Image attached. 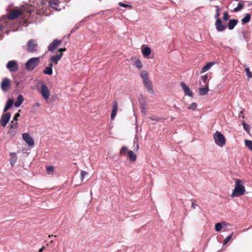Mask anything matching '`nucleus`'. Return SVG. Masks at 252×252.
Instances as JSON below:
<instances>
[{
  "mask_svg": "<svg viewBox=\"0 0 252 252\" xmlns=\"http://www.w3.org/2000/svg\"><path fill=\"white\" fill-rule=\"evenodd\" d=\"M246 191L245 186L243 182L238 179L235 182V189L233 191L231 197H239L243 195Z\"/></svg>",
  "mask_w": 252,
  "mask_h": 252,
  "instance_id": "f257e3e1",
  "label": "nucleus"
},
{
  "mask_svg": "<svg viewBox=\"0 0 252 252\" xmlns=\"http://www.w3.org/2000/svg\"><path fill=\"white\" fill-rule=\"evenodd\" d=\"M213 139L216 144L220 147H222L225 145V138L224 135L220 131H217L214 134Z\"/></svg>",
  "mask_w": 252,
  "mask_h": 252,
  "instance_id": "f03ea898",
  "label": "nucleus"
},
{
  "mask_svg": "<svg viewBox=\"0 0 252 252\" xmlns=\"http://www.w3.org/2000/svg\"><path fill=\"white\" fill-rule=\"evenodd\" d=\"M38 44L36 40H29L27 44V50L30 53H34L38 51Z\"/></svg>",
  "mask_w": 252,
  "mask_h": 252,
  "instance_id": "7ed1b4c3",
  "label": "nucleus"
},
{
  "mask_svg": "<svg viewBox=\"0 0 252 252\" xmlns=\"http://www.w3.org/2000/svg\"><path fill=\"white\" fill-rule=\"evenodd\" d=\"M11 117V114L7 112L3 114L0 120V125L3 127H5Z\"/></svg>",
  "mask_w": 252,
  "mask_h": 252,
  "instance_id": "20e7f679",
  "label": "nucleus"
},
{
  "mask_svg": "<svg viewBox=\"0 0 252 252\" xmlns=\"http://www.w3.org/2000/svg\"><path fill=\"white\" fill-rule=\"evenodd\" d=\"M65 50V48H61L60 49L59 53L51 56L50 59L51 63H57L58 61L61 58L62 56V52Z\"/></svg>",
  "mask_w": 252,
  "mask_h": 252,
  "instance_id": "39448f33",
  "label": "nucleus"
},
{
  "mask_svg": "<svg viewBox=\"0 0 252 252\" xmlns=\"http://www.w3.org/2000/svg\"><path fill=\"white\" fill-rule=\"evenodd\" d=\"M40 93L44 99H47L49 97L50 91L45 84H43L41 86Z\"/></svg>",
  "mask_w": 252,
  "mask_h": 252,
  "instance_id": "423d86ee",
  "label": "nucleus"
},
{
  "mask_svg": "<svg viewBox=\"0 0 252 252\" xmlns=\"http://www.w3.org/2000/svg\"><path fill=\"white\" fill-rule=\"evenodd\" d=\"M22 137L24 140L29 146H32L34 145V140L29 134L27 133H23L22 134Z\"/></svg>",
  "mask_w": 252,
  "mask_h": 252,
  "instance_id": "0eeeda50",
  "label": "nucleus"
},
{
  "mask_svg": "<svg viewBox=\"0 0 252 252\" xmlns=\"http://www.w3.org/2000/svg\"><path fill=\"white\" fill-rule=\"evenodd\" d=\"M10 86V79L7 78H4L3 79L1 83V88L3 92L7 91Z\"/></svg>",
  "mask_w": 252,
  "mask_h": 252,
  "instance_id": "6e6552de",
  "label": "nucleus"
},
{
  "mask_svg": "<svg viewBox=\"0 0 252 252\" xmlns=\"http://www.w3.org/2000/svg\"><path fill=\"white\" fill-rule=\"evenodd\" d=\"M215 26L217 31L219 32H221L226 28V26L222 24V21L220 18H218V19L216 20Z\"/></svg>",
  "mask_w": 252,
  "mask_h": 252,
  "instance_id": "1a4fd4ad",
  "label": "nucleus"
},
{
  "mask_svg": "<svg viewBox=\"0 0 252 252\" xmlns=\"http://www.w3.org/2000/svg\"><path fill=\"white\" fill-rule=\"evenodd\" d=\"M21 14V11L19 9H14L12 10L7 15L9 19L13 20L18 17Z\"/></svg>",
  "mask_w": 252,
  "mask_h": 252,
  "instance_id": "9d476101",
  "label": "nucleus"
},
{
  "mask_svg": "<svg viewBox=\"0 0 252 252\" xmlns=\"http://www.w3.org/2000/svg\"><path fill=\"white\" fill-rule=\"evenodd\" d=\"M180 85L184 91L185 94L188 95L190 97H192L193 94L192 91L190 90L184 82H180Z\"/></svg>",
  "mask_w": 252,
  "mask_h": 252,
  "instance_id": "9b49d317",
  "label": "nucleus"
},
{
  "mask_svg": "<svg viewBox=\"0 0 252 252\" xmlns=\"http://www.w3.org/2000/svg\"><path fill=\"white\" fill-rule=\"evenodd\" d=\"M141 52L143 54V56L145 58H149V56L151 53V50L150 47L148 46H145L144 45H143L141 47Z\"/></svg>",
  "mask_w": 252,
  "mask_h": 252,
  "instance_id": "f8f14e48",
  "label": "nucleus"
},
{
  "mask_svg": "<svg viewBox=\"0 0 252 252\" xmlns=\"http://www.w3.org/2000/svg\"><path fill=\"white\" fill-rule=\"evenodd\" d=\"M61 43V41L55 39L48 46V50L53 51Z\"/></svg>",
  "mask_w": 252,
  "mask_h": 252,
  "instance_id": "ddd939ff",
  "label": "nucleus"
},
{
  "mask_svg": "<svg viewBox=\"0 0 252 252\" xmlns=\"http://www.w3.org/2000/svg\"><path fill=\"white\" fill-rule=\"evenodd\" d=\"M118 111V104L116 101L114 102V104L112 106V111L111 114V118L112 120L114 119V118L116 116L117 113Z\"/></svg>",
  "mask_w": 252,
  "mask_h": 252,
  "instance_id": "4468645a",
  "label": "nucleus"
},
{
  "mask_svg": "<svg viewBox=\"0 0 252 252\" xmlns=\"http://www.w3.org/2000/svg\"><path fill=\"white\" fill-rule=\"evenodd\" d=\"M143 83L144 86L147 88V90L152 93H154V91L152 88V84L151 82L147 79L146 80L143 81Z\"/></svg>",
  "mask_w": 252,
  "mask_h": 252,
  "instance_id": "2eb2a0df",
  "label": "nucleus"
},
{
  "mask_svg": "<svg viewBox=\"0 0 252 252\" xmlns=\"http://www.w3.org/2000/svg\"><path fill=\"white\" fill-rule=\"evenodd\" d=\"M6 67L10 72H16L19 69L18 64H6Z\"/></svg>",
  "mask_w": 252,
  "mask_h": 252,
  "instance_id": "dca6fc26",
  "label": "nucleus"
},
{
  "mask_svg": "<svg viewBox=\"0 0 252 252\" xmlns=\"http://www.w3.org/2000/svg\"><path fill=\"white\" fill-rule=\"evenodd\" d=\"M209 91L208 84H206L205 87L204 88H200L199 90V94L201 95H206Z\"/></svg>",
  "mask_w": 252,
  "mask_h": 252,
  "instance_id": "f3484780",
  "label": "nucleus"
},
{
  "mask_svg": "<svg viewBox=\"0 0 252 252\" xmlns=\"http://www.w3.org/2000/svg\"><path fill=\"white\" fill-rule=\"evenodd\" d=\"M238 22V20L236 19L230 20L228 23V28L229 29V30H233L235 26L237 24Z\"/></svg>",
  "mask_w": 252,
  "mask_h": 252,
  "instance_id": "a211bd4d",
  "label": "nucleus"
},
{
  "mask_svg": "<svg viewBox=\"0 0 252 252\" xmlns=\"http://www.w3.org/2000/svg\"><path fill=\"white\" fill-rule=\"evenodd\" d=\"M10 155L11 158L10 160V164L12 166H13L17 160V156L15 153H10Z\"/></svg>",
  "mask_w": 252,
  "mask_h": 252,
  "instance_id": "6ab92c4d",
  "label": "nucleus"
},
{
  "mask_svg": "<svg viewBox=\"0 0 252 252\" xmlns=\"http://www.w3.org/2000/svg\"><path fill=\"white\" fill-rule=\"evenodd\" d=\"M127 158L132 162L135 161L136 159V155L131 150L128 151Z\"/></svg>",
  "mask_w": 252,
  "mask_h": 252,
  "instance_id": "aec40b11",
  "label": "nucleus"
},
{
  "mask_svg": "<svg viewBox=\"0 0 252 252\" xmlns=\"http://www.w3.org/2000/svg\"><path fill=\"white\" fill-rule=\"evenodd\" d=\"M24 100L23 96L21 94L18 95L17 99V101L14 103V105L16 107H19L22 103Z\"/></svg>",
  "mask_w": 252,
  "mask_h": 252,
  "instance_id": "412c9836",
  "label": "nucleus"
},
{
  "mask_svg": "<svg viewBox=\"0 0 252 252\" xmlns=\"http://www.w3.org/2000/svg\"><path fill=\"white\" fill-rule=\"evenodd\" d=\"M13 104V100L12 99H8L6 103L5 106L3 109V112H6Z\"/></svg>",
  "mask_w": 252,
  "mask_h": 252,
  "instance_id": "4be33fe9",
  "label": "nucleus"
},
{
  "mask_svg": "<svg viewBox=\"0 0 252 252\" xmlns=\"http://www.w3.org/2000/svg\"><path fill=\"white\" fill-rule=\"evenodd\" d=\"M140 110L141 113L145 115L147 114V111H146V104L145 102L143 101V102L142 101V100H140Z\"/></svg>",
  "mask_w": 252,
  "mask_h": 252,
  "instance_id": "5701e85b",
  "label": "nucleus"
},
{
  "mask_svg": "<svg viewBox=\"0 0 252 252\" xmlns=\"http://www.w3.org/2000/svg\"><path fill=\"white\" fill-rule=\"evenodd\" d=\"M40 57L32 58L28 60L26 63H39L40 62Z\"/></svg>",
  "mask_w": 252,
  "mask_h": 252,
  "instance_id": "b1692460",
  "label": "nucleus"
},
{
  "mask_svg": "<svg viewBox=\"0 0 252 252\" xmlns=\"http://www.w3.org/2000/svg\"><path fill=\"white\" fill-rule=\"evenodd\" d=\"M251 16L250 14H247L246 16L242 18V22L243 24H245L249 23L251 20Z\"/></svg>",
  "mask_w": 252,
  "mask_h": 252,
  "instance_id": "393cba45",
  "label": "nucleus"
},
{
  "mask_svg": "<svg viewBox=\"0 0 252 252\" xmlns=\"http://www.w3.org/2000/svg\"><path fill=\"white\" fill-rule=\"evenodd\" d=\"M128 149L126 147L123 146L120 150V155L121 156H125L126 155V153H128Z\"/></svg>",
  "mask_w": 252,
  "mask_h": 252,
  "instance_id": "a878e982",
  "label": "nucleus"
},
{
  "mask_svg": "<svg viewBox=\"0 0 252 252\" xmlns=\"http://www.w3.org/2000/svg\"><path fill=\"white\" fill-rule=\"evenodd\" d=\"M52 65V64H50ZM52 66L46 67L43 71V73L45 74L51 75L52 74Z\"/></svg>",
  "mask_w": 252,
  "mask_h": 252,
  "instance_id": "bb28decb",
  "label": "nucleus"
},
{
  "mask_svg": "<svg viewBox=\"0 0 252 252\" xmlns=\"http://www.w3.org/2000/svg\"><path fill=\"white\" fill-rule=\"evenodd\" d=\"M139 149L138 139L135 136L133 141V150L137 151Z\"/></svg>",
  "mask_w": 252,
  "mask_h": 252,
  "instance_id": "cd10ccee",
  "label": "nucleus"
},
{
  "mask_svg": "<svg viewBox=\"0 0 252 252\" xmlns=\"http://www.w3.org/2000/svg\"><path fill=\"white\" fill-rule=\"evenodd\" d=\"M213 64H206V65L202 67L200 73H203L207 71V70L211 68V67L212 66Z\"/></svg>",
  "mask_w": 252,
  "mask_h": 252,
  "instance_id": "c85d7f7f",
  "label": "nucleus"
},
{
  "mask_svg": "<svg viewBox=\"0 0 252 252\" xmlns=\"http://www.w3.org/2000/svg\"><path fill=\"white\" fill-rule=\"evenodd\" d=\"M245 67V71L246 73V76H247L248 78L249 79L252 77V74L251 72L250 71V68L249 67H247V65L244 66Z\"/></svg>",
  "mask_w": 252,
  "mask_h": 252,
  "instance_id": "c756f323",
  "label": "nucleus"
},
{
  "mask_svg": "<svg viewBox=\"0 0 252 252\" xmlns=\"http://www.w3.org/2000/svg\"><path fill=\"white\" fill-rule=\"evenodd\" d=\"M17 128V122L14 120L11 122L10 129L12 130H15Z\"/></svg>",
  "mask_w": 252,
  "mask_h": 252,
  "instance_id": "7c9ffc66",
  "label": "nucleus"
},
{
  "mask_svg": "<svg viewBox=\"0 0 252 252\" xmlns=\"http://www.w3.org/2000/svg\"><path fill=\"white\" fill-rule=\"evenodd\" d=\"M140 77L142 79L143 81L146 80L148 79V73L146 71H142L140 74Z\"/></svg>",
  "mask_w": 252,
  "mask_h": 252,
  "instance_id": "2f4dec72",
  "label": "nucleus"
},
{
  "mask_svg": "<svg viewBox=\"0 0 252 252\" xmlns=\"http://www.w3.org/2000/svg\"><path fill=\"white\" fill-rule=\"evenodd\" d=\"M26 65L27 69L32 70L36 67L37 64H26Z\"/></svg>",
  "mask_w": 252,
  "mask_h": 252,
  "instance_id": "473e14b6",
  "label": "nucleus"
},
{
  "mask_svg": "<svg viewBox=\"0 0 252 252\" xmlns=\"http://www.w3.org/2000/svg\"><path fill=\"white\" fill-rule=\"evenodd\" d=\"M246 146L252 151V141L246 140L245 141Z\"/></svg>",
  "mask_w": 252,
  "mask_h": 252,
  "instance_id": "72a5a7b5",
  "label": "nucleus"
},
{
  "mask_svg": "<svg viewBox=\"0 0 252 252\" xmlns=\"http://www.w3.org/2000/svg\"><path fill=\"white\" fill-rule=\"evenodd\" d=\"M242 125H243V128H244V130L246 132L249 133V131H250V126L249 125H248L246 123H245L244 121L243 122Z\"/></svg>",
  "mask_w": 252,
  "mask_h": 252,
  "instance_id": "f704fd0d",
  "label": "nucleus"
},
{
  "mask_svg": "<svg viewBox=\"0 0 252 252\" xmlns=\"http://www.w3.org/2000/svg\"><path fill=\"white\" fill-rule=\"evenodd\" d=\"M244 7V4L241 3H239L237 6L234 9L235 12L240 11Z\"/></svg>",
  "mask_w": 252,
  "mask_h": 252,
  "instance_id": "c9c22d12",
  "label": "nucleus"
},
{
  "mask_svg": "<svg viewBox=\"0 0 252 252\" xmlns=\"http://www.w3.org/2000/svg\"><path fill=\"white\" fill-rule=\"evenodd\" d=\"M220 8L219 6H216V14L215 15V18L218 19L219 18V16H220Z\"/></svg>",
  "mask_w": 252,
  "mask_h": 252,
  "instance_id": "e433bc0d",
  "label": "nucleus"
},
{
  "mask_svg": "<svg viewBox=\"0 0 252 252\" xmlns=\"http://www.w3.org/2000/svg\"><path fill=\"white\" fill-rule=\"evenodd\" d=\"M222 228V226L220 223L218 222L216 224L215 229H216V231H217V232L220 231L221 229Z\"/></svg>",
  "mask_w": 252,
  "mask_h": 252,
  "instance_id": "4c0bfd02",
  "label": "nucleus"
},
{
  "mask_svg": "<svg viewBox=\"0 0 252 252\" xmlns=\"http://www.w3.org/2000/svg\"><path fill=\"white\" fill-rule=\"evenodd\" d=\"M233 234V232L231 233V234H230L229 235H228L224 240L223 241V245H225L232 238V236Z\"/></svg>",
  "mask_w": 252,
  "mask_h": 252,
  "instance_id": "58836bf2",
  "label": "nucleus"
},
{
  "mask_svg": "<svg viewBox=\"0 0 252 252\" xmlns=\"http://www.w3.org/2000/svg\"><path fill=\"white\" fill-rule=\"evenodd\" d=\"M229 18V15L227 12L225 11L223 13V20L224 21H227Z\"/></svg>",
  "mask_w": 252,
  "mask_h": 252,
  "instance_id": "ea45409f",
  "label": "nucleus"
},
{
  "mask_svg": "<svg viewBox=\"0 0 252 252\" xmlns=\"http://www.w3.org/2000/svg\"><path fill=\"white\" fill-rule=\"evenodd\" d=\"M46 170L49 174H50L53 172L54 167L53 166H48L46 167Z\"/></svg>",
  "mask_w": 252,
  "mask_h": 252,
  "instance_id": "a19ab883",
  "label": "nucleus"
},
{
  "mask_svg": "<svg viewBox=\"0 0 252 252\" xmlns=\"http://www.w3.org/2000/svg\"><path fill=\"white\" fill-rule=\"evenodd\" d=\"M197 105L196 103H192L189 105V106L188 107V109L193 110L197 107Z\"/></svg>",
  "mask_w": 252,
  "mask_h": 252,
  "instance_id": "79ce46f5",
  "label": "nucleus"
},
{
  "mask_svg": "<svg viewBox=\"0 0 252 252\" xmlns=\"http://www.w3.org/2000/svg\"><path fill=\"white\" fill-rule=\"evenodd\" d=\"M58 4V3L57 2H55V1H53V2H50V6L54 8H56V6Z\"/></svg>",
  "mask_w": 252,
  "mask_h": 252,
  "instance_id": "37998d69",
  "label": "nucleus"
},
{
  "mask_svg": "<svg viewBox=\"0 0 252 252\" xmlns=\"http://www.w3.org/2000/svg\"><path fill=\"white\" fill-rule=\"evenodd\" d=\"M208 77V76L207 74H205L203 76H202V81L204 83H206V80L207 79Z\"/></svg>",
  "mask_w": 252,
  "mask_h": 252,
  "instance_id": "c03bdc74",
  "label": "nucleus"
},
{
  "mask_svg": "<svg viewBox=\"0 0 252 252\" xmlns=\"http://www.w3.org/2000/svg\"><path fill=\"white\" fill-rule=\"evenodd\" d=\"M88 174V173L85 171H82L81 172V178L83 181L84 177Z\"/></svg>",
  "mask_w": 252,
  "mask_h": 252,
  "instance_id": "a18cd8bd",
  "label": "nucleus"
},
{
  "mask_svg": "<svg viewBox=\"0 0 252 252\" xmlns=\"http://www.w3.org/2000/svg\"><path fill=\"white\" fill-rule=\"evenodd\" d=\"M20 116V114L19 113H17L15 114L14 117L13 118V120H15V121H17V118L19 117Z\"/></svg>",
  "mask_w": 252,
  "mask_h": 252,
  "instance_id": "49530a36",
  "label": "nucleus"
},
{
  "mask_svg": "<svg viewBox=\"0 0 252 252\" xmlns=\"http://www.w3.org/2000/svg\"><path fill=\"white\" fill-rule=\"evenodd\" d=\"M119 5L122 6V7H130V6L128 5V4H124V3H121V2H120L119 3Z\"/></svg>",
  "mask_w": 252,
  "mask_h": 252,
  "instance_id": "de8ad7c7",
  "label": "nucleus"
},
{
  "mask_svg": "<svg viewBox=\"0 0 252 252\" xmlns=\"http://www.w3.org/2000/svg\"><path fill=\"white\" fill-rule=\"evenodd\" d=\"M197 206H198V205L195 204L194 202H193L191 204V208L193 209H195Z\"/></svg>",
  "mask_w": 252,
  "mask_h": 252,
  "instance_id": "09e8293b",
  "label": "nucleus"
},
{
  "mask_svg": "<svg viewBox=\"0 0 252 252\" xmlns=\"http://www.w3.org/2000/svg\"><path fill=\"white\" fill-rule=\"evenodd\" d=\"M136 64V67L139 69L142 68V64Z\"/></svg>",
  "mask_w": 252,
  "mask_h": 252,
  "instance_id": "8fccbe9b",
  "label": "nucleus"
},
{
  "mask_svg": "<svg viewBox=\"0 0 252 252\" xmlns=\"http://www.w3.org/2000/svg\"><path fill=\"white\" fill-rule=\"evenodd\" d=\"M45 249V247L44 246H43L41 248H40L39 251H38V252H42L43 250Z\"/></svg>",
  "mask_w": 252,
  "mask_h": 252,
  "instance_id": "3c124183",
  "label": "nucleus"
},
{
  "mask_svg": "<svg viewBox=\"0 0 252 252\" xmlns=\"http://www.w3.org/2000/svg\"><path fill=\"white\" fill-rule=\"evenodd\" d=\"M3 29V27L2 25H0V31H2Z\"/></svg>",
  "mask_w": 252,
  "mask_h": 252,
  "instance_id": "603ef678",
  "label": "nucleus"
},
{
  "mask_svg": "<svg viewBox=\"0 0 252 252\" xmlns=\"http://www.w3.org/2000/svg\"><path fill=\"white\" fill-rule=\"evenodd\" d=\"M7 63H16V62L15 61L12 60L9 61Z\"/></svg>",
  "mask_w": 252,
  "mask_h": 252,
  "instance_id": "864d4df0",
  "label": "nucleus"
},
{
  "mask_svg": "<svg viewBox=\"0 0 252 252\" xmlns=\"http://www.w3.org/2000/svg\"><path fill=\"white\" fill-rule=\"evenodd\" d=\"M134 63H140L139 60H136L135 61Z\"/></svg>",
  "mask_w": 252,
  "mask_h": 252,
  "instance_id": "5fc2aeb1",
  "label": "nucleus"
},
{
  "mask_svg": "<svg viewBox=\"0 0 252 252\" xmlns=\"http://www.w3.org/2000/svg\"><path fill=\"white\" fill-rule=\"evenodd\" d=\"M207 63H216V62H208Z\"/></svg>",
  "mask_w": 252,
  "mask_h": 252,
  "instance_id": "6e6d98bb",
  "label": "nucleus"
},
{
  "mask_svg": "<svg viewBox=\"0 0 252 252\" xmlns=\"http://www.w3.org/2000/svg\"><path fill=\"white\" fill-rule=\"evenodd\" d=\"M35 105L38 106H39V104L38 103H36L35 104Z\"/></svg>",
  "mask_w": 252,
  "mask_h": 252,
  "instance_id": "4d7b16f0",
  "label": "nucleus"
},
{
  "mask_svg": "<svg viewBox=\"0 0 252 252\" xmlns=\"http://www.w3.org/2000/svg\"><path fill=\"white\" fill-rule=\"evenodd\" d=\"M48 237H49V238H51V235H49L48 236Z\"/></svg>",
  "mask_w": 252,
  "mask_h": 252,
  "instance_id": "13d9d810",
  "label": "nucleus"
},
{
  "mask_svg": "<svg viewBox=\"0 0 252 252\" xmlns=\"http://www.w3.org/2000/svg\"><path fill=\"white\" fill-rule=\"evenodd\" d=\"M99 0L100 1H101V0Z\"/></svg>",
  "mask_w": 252,
  "mask_h": 252,
  "instance_id": "bf43d9fd",
  "label": "nucleus"
}]
</instances>
